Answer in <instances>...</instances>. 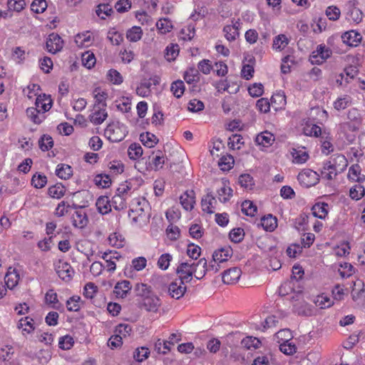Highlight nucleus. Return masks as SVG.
Returning a JSON list of instances; mask_svg holds the SVG:
<instances>
[{
	"instance_id": "obj_64",
	"label": "nucleus",
	"mask_w": 365,
	"mask_h": 365,
	"mask_svg": "<svg viewBox=\"0 0 365 365\" xmlns=\"http://www.w3.org/2000/svg\"><path fill=\"white\" fill-rule=\"evenodd\" d=\"M225 36L229 41H235L239 36V32L233 26H225L223 29Z\"/></svg>"
},
{
	"instance_id": "obj_35",
	"label": "nucleus",
	"mask_w": 365,
	"mask_h": 365,
	"mask_svg": "<svg viewBox=\"0 0 365 365\" xmlns=\"http://www.w3.org/2000/svg\"><path fill=\"white\" fill-rule=\"evenodd\" d=\"M360 166L358 164L353 165L349 168L348 177L354 181L362 182L365 180V176L360 177Z\"/></svg>"
},
{
	"instance_id": "obj_26",
	"label": "nucleus",
	"mask_w": 365,
	"mask_h": 365,
	"mask_svg": "<svg viewBox=\"0 0 365 365\" xmlns=\"http://www.w3.org/2000/svg\"><path fill=\"white\" fill-rule=\"evenodd\" d=\"M261 225L266 231L272 232L277 226V220L272 215H268L261 219Z\"/></svg>"
},
{
	"instance_id": "obj_58",
	"label": "nucleus",
	"mask_w": 365,
	"mask_h": 365,
	"mask_svg": "<svg viewBox=\"0 0 365 365\" xmlns=\"http://www.w3.org/2000/svg\"><path fill=\"white\" fill-rule=\"evenodd\" d=\"M242 135L238 134L232 135L228 138V145L232 149H240V145L244 143Z\"/></svg>"
},
{
	"instance_id": "obj_18",
	"label": "nucleus",
	"mask_w": 365,
	"mask_h": 365,
	"mask_svg": "<svg viewBox=\"0 0 365 365\" xmlns=\"http://www.w3.org/2000/svg\"><path fill=\"white\" fill-rule=\"evenodd\" d=\"M274 140V136L272 133L264 131L257 135L255 142L263 148H269L273 144Z\"/></svg>"
},
{
	"instance_id": "obj_55",
	"label": "nucleus",
	"mask_w": 365,
	"mask_h": 365,
	"mask_svg": "<svg viewBox=\"0 0 365 365\" xmlns=\"http://www.w3.org/2000/svg\"><path fill=\"white\" fill-rule=\"evenodd\" d=\"M244 230L240 227L234 228L230 232V239L235 243L240 242L244 239Z\"/></svg>"
},
{
	"instance_id": "obj_54",
	"label": "nucleus",
	"mask_w": 365,
	"mask_h": 365,
	"mask_svg": "<svg viewBox=\"0 0 365 365\" xmlns=\"http://www.w3.org/2000/svg\"><path fill=\"white\" fill-rule=\"evenodd\" d=\"M314 303L316 306L319 307L320 309H326L332 305L331 299L323 294L317 296L314 300Z\"/></svg>"
},
{
	"instance_id": "obj_42",
	"label": "nucleus",
	"mask_w": 365,
	"mask_h": 365,
	"mask_svg": "<svg viewBox=\"0 0 365 365\" xmlns=\"http://www.w3.org/2000/svg\"><path fill=\"white\" fill-rule=\"evenodd\" d=\"M165 162V158L160 150H158L156 154L152 159L153 168L155 170H158L163 168Z\"/></svg>"
},
{
	"instance_id": "obj_27",
	"label": "nucleus",
	"mask_w": 365,
	"mask_h": 365,
	"mask_svg": "<svg viewBox=\"0 0 365 365\" xmlns=\"http://www.w3.org/2000/svg\"><path fill=\"white\" fill-rule=\"evenodd\" d=\"M56 175L63 180H67L73 175L72 168L66 164H59L56 169Z\"/></svg>"
},
{
	"instance_id": "obj_45",
	"label": "nucleus",
	"mask_w": 365,
	"mask_h": 365,
	"mask_svg": "<svg viewBox=\"0 0 365 365\" xmlns=\"http://www.w3.org/2000/svg\"><path fill=\"white\" fill-rule=\"evenodd\" d=\"M47 182V178L45 175L36 173L31 179V185L36 188L43 187Z\"/></svg>"
},
{
	"instance_id": "obj_59",
	"label": "nucleus",
	"mask_w": 365,
	"mask_h": 365,
	"mask_svg": "<svg viewBox=\"0 0 365 365\" xmlns=\"http://www.w3.org/2000/svg\"><path fill=\"white\" fill-rule=\"evenodd\" d=\"M73 339L69 335L60 337L58 341L59 348L63 350H68L73 346Z\"/></svg>"
},
{
	"instance_id": "obj_30",
	"label": "nucleus",
	"mask_w": 365,
	"mask_h": 365,
	"mask_svg": "<svg viewBox=\"0 0 365 365\" xmlns=\"http://www.w3.org/2000/svg\"><path fill=\"white\" fill-rule=\"evenodd\" d=\"M66 192L65 187L61 183H57L54 185L50 186L48 189V194L53 198L60 199L62 197Z\"/></svg>"
},
{
	"instance_id": "obj_52",
	"label": "nucleus",
	"mask_w": 365,
	"mask_h": 365,
	"mask_svg": "<svg viewBox=\"0 0 365 365\" xmlns=\"http://www.w3.org/2000/svg\"><path fill=\"white\" fill-rule=\"evenodd\" d=\"M108 39L111 42L113 45H120L123 41V35L114 29H110L108 33Z\"/></svg>"
},
{
	"instance_id": "obj_16",
	"label": "nucleus",
	"mask_w": 365,
	"mask_h": 365,
	"mask_svg": "<svg viewBox=\"0 0 365 365\" xmlns=\"http://www.w3.org/2000/svg\"><path fill=\"white\" fill-rule=\"evenodd\" d=\"M108 117L106 107L95 106L94 112L90 115V120L94 125H101Z\"/></svg>"
},
{
	"instance_id": "obj_1",
	"label": "nucleus",
	"mask_w": 365,
	"mask_h": 365,
	"mask_svg": "<svg viewBox=\"0 0 365 365\" xmlns=\"http://www.w3.org/2000/svg\"><path fill=\"white\" fill-rule=\"evenodd\" d=\"M150 206L145 198H135L132 202V208L128 213L129 217L135 223L143 222L149 220Z\"/></svg>"
},
{
	"instance_id": "obj_49",
	"label": "nucleus",
	"mask_w": 365,
	"mask_h": 365,
	"mask_svg": "<svg viewBox=\"0 0 365 365\" xmlns=\"http://www.w3.org/2000/svg\"><path fill=\"white\" fill-rule=\"evenodd\" d=\"M238 182L239 184L245 189L251 190L255 185L253 178L249 174L240 175Z\"/></svg>"
},
{
	"instance_id": "obj_53",
	"label": "nucleus",
	"mask_w": 365,
	"mask_h": 365,
	"mask_svg": "<svg viewBox=\"0 0 365 365\" xmlns=\"http://www.w3.org/2000/svg\"><path fill=\"white\" fill-rule=\"evenodd\" d=\"M134 291L137 296L141 297L142 299H144L148 294L151 293V290L150 287L143 283H138L135 284L134 288Z\"/></svg>"
},
{
	"instance_id": "obj_60",
	"label": "nucleus",
	"mask_w": 365,
	"mask_h": 365,
	"mask_svg": "<svg viewBox=\"0 0 365 365\" xmlns=\"http://www.w3.org/2000/svg\"><path fill=\"white\" fill-rule=\"evenodd\" d=\"M108 79L115 85H120L123 83V76L115 69H110L108 72Z\"/></svg>"
},
{
	"instance_id": "obj_25",
	"label": "nucleus",
	"mask_w": 365,
	"mask_h": 365,
	"mask_svg": "<svg viewBox=\"0 0 365 365\" xmlns=\"http://www.w3.org/2000/svg\"><path fill=\"white\" fill-rule=\"evenodd\" d=\"M331 138L328 133L324 132L323 135L320 138L321 148L322 153L329 155L334 150V147L331 143Z\"/></svg>"
},
{
	"instance_id": "obj_23",
	"label": "nucleus",
	"mask_w": 365,
	"mask_h": 365,
	"mask_svg": "<svg viewBox=\"0 0 365 365\" xmlns=\"http://www.w3.org/2000/svg\"><path fill=\"white\" fill-rule=\"evenodd\" d=\"M328 204L325 202H318L313 205L312 208V214L314 217L319 219H324L328 214Z\"/></svg>"
},
{
	"instance_id": "obj_48",
	"label": "nucleus",
	"mask_w": 365,
	"mask_h": 365,
	"mask_svg": "<svg viewBox=\"0 0 365 365\" xmlns=\"http://www.w3.org/2000/svg\"><path fill=\"white\" fill-rule=\"evenodd\" d=\"M81 297L78 296H73L66 301V307L69 312H78L81 309L80 306Z\"/></svg>"
},
{
	"instance_id": "obj_14",
	"label": "nucleus",
	"mask_w": 365,
	"mask_h": 365,
	"mask_svg": "<svg viewBox=\"0 0 365 365\" xmlns=\"http://www.w3.org/2000/svg\"><path fill=\"white\" fill-rule=\"evenodd\" d=\"M241 276V270L238 267H232L225 270L222 274V281L225 284H234Z\"/></svg>"
},
{
	"instance_id": "obj_15",
	"label": "nucleus",
	"mask_w": 365,
	"mask_h": 365,
	"mask_svg": "<svg viewBox=\"0 0 365 365\" xmlns=\"http://www.w3.org/2000/svg\"><path fill=\"white\" fill-rule=\"evenodd\" d=\"M232 255V249L230 246H225L215 251L212 259L215 262L222 263L228 260Z\"/></svg>"
},
{
	"instance_id": "obj_2",
	"label": "nucleus",
	"mask_w": 365,
	"mask_h": 365,
	"mask_svg": "<svg viewBox=\"0 0 365 365\" xmlns=\"http://www.w3.org/2000/svg\"><path fill=\"white\" fill-rule=\"evenodd\" d=\"M199 265H202V268H205L207 265L206 259L202 258L197 262L192 260L180 262L176 269V273L179 277L178 279L185 283L190 282Z\"/></svg>"
},
{
	"instance_id": "obj_46",
	"label": "nucleus",
	"mask_w": 365,
	"mask_h": 365,
	"mask_svg": "<svg viewBox=\"0 0 365 365\" xmlns=\"http://www.w3.org/2000/svg\"><path fill=\"white\" fill-rule=\"evenodd\" d=\"M96 12L99 17L105 19L106 16H110L113 11L108 4H101L98 6Z\"/></svg>"
},
{
	"instance_id": "obj_50",
	"label": "nucleus",
	"mask_w": 365,
	"mask_h": 365,
	"mask_svg": "<svg viewBox=\"0 0 365 365\" xmlns=\"http://www.w3.org/2000/svg\"><path fill=\"white\" fill-rule=\"evenodd\" d=\"M165 58L168 61H173L179 53V46L178 44H170L165 49Z\"/></svg>"
},
{
	"instance_id": "obj_29",
	"label": "nucleus",
	"mask_w": 365,
	"mask_h": 365,
	"mask_svg": "<svg viewBox=\"0 0 365 365\" xmlns=\"http://www.w3.org/2000/svg\"><path fill=\"white\" fill-rule=\"evenodd\" d=\"M93 97L96 100L95 106L106 107V100L108 97V93L103 91L100 88H96L93 91Z\"/></svg>"
},
{
	"instance_id": "obj_5",
	"label": "nucleus",
	"mask_w": 365,
	"mask_h": 365,
	"mask_svg": "<svg viewBox=\"0 0 365 365\" xmlns=\"http://www.w3.org/2000/svg\"><path fill=\"white\" fill-rule=\"evenodd\" d=\"M63 41L61 36L56 33L50 34L46 42V48L47 51L53 54L61 51L63 47Z\"/></svg>"
},
{
	"instance_id": "obj_63",
	"label": "nucleus",
	"mask_w": 365,
	"mask_h": 365,
	"mask_svg": "<svg viewBox=\"0 0 365 365\" xmlns=\"http://www.w3.org/2000/svg\"><path fill=\"white\" fill-rule=\"evenodd\" d=\"M94 180L97 185L101 186L103 188L108 187L111 184V180L108 175H97Z\"/></svg>"
},
{
	"instance_id": "obj_57",
	"label": "nucleus",
	"mask_w": 365,
	"mask_h": 365,
	"mask_svg": "<svg viewBox=\"0 0 365 365\" xmlns=\"http://www.w3.org/2000/svg\"><path fill=\"white\" fill-rule=\"evenodd\" d=\"M172 259L173 257L171 255L168 253L163 254L158 261V267L162 270H166L169 267Z\"/></svg>"
},
{
	"instance_id": "obj_39",
	"label": "nucleus",
	"mask_w": 365,
	"mask_h": 365,
	"mask_svg": "<svg viewBox=\"0 0 365 365\" xmlns=\"http://www.w3.org/2000/svg\"><path fill=\"white\" fill-rule=\"evenodd\" d=\"M111 207H113L115 210H123L126 208V202L125 197L120 196L115 193L110 201Z\"/></svg>"
},
{
	"instance_id": "obj_32",
	"label": "nucleus",
	"mask_w": 365,
	"mask_h": 365,
	"mask_svg": "<svg viewBox=\"0 0 365 365\" xmlns=\"http://www.w3.org/2000/svg\"><path fill=\"white\" fill-rule=\"evenodd\" d=\"M292 155L293 162L297 164L304 163L309 158V154L303 149H293Z\"/></svg>"
},
{
	"instance_id": "obj_17",
	"label": "nucleus",
	"mask_w": 365,
	"mask_h": 365,
	"mask_svg": "<svg viewBox=\"0 0 365 365\" xmlns=\"http://www.w3.org/2000/svg\"><path fill=\"white\" fill-rule=\"evenodd\" d=\"M132 286L128 280H123L116 283L113 292L118 298H124L131 290Z\"/></svg>"
},
{
	"instance_id": "obj_8",
	"label": "nucleus",
	"mask_w": 365,
	"mask_h": 365,
	"mask_svg": "<svg viewBox=\"0 0 365 365\" xmlns=\"http://www.w3.org/2000/svg\"><path fill=\"white\" fill-rule=\"evenodd\" d=\"M185 284V282L179 279L172 282L168 286L169 295L175 299H179L182 297L187 290Z\"/></svg>"
},
{
	"instance_id": "obj_4",
	"label": "nucleus",
	"mask_w": 365,
	"mask_h": 365,
	"mask_svg": "<svg viewBox=\"0 0 365 365\" xmlns=\"http://www.w3.org/2000/svg\"><path fill=\"white\" fill-rule=\"evenodd\" d=\"M297 180L302 186L309 187L319 182V175L311 169H304L298 174Z\"/></svg>"
},
{
	"instance_id": "obj_41",
	"label": "nucleus",
	"mask_w": 365,
	"mask_h": 365,
	"mask_svg": "<svg viewBox=\"0 0 365 365\" xmlns=\"http://www.w3.org/2000/svg\"><path fill=\"white\" fill-rule=\"evenodd\" d=\"M38 145L42 151H47L53 146V138L48 135H43L38 140Z\"/></svg>"
},
{
	"instance_id": "obj_51",
	"label": "nucleus",
	"mask_w": 365,
	"mask_h": 365,
	"mask_svg": "<svg viewBox=\"0 0 365 365\" xmlns=\"http://www.w3.org/2000/svg\"><path fill=\"white\" fill-rule=\"evenodd\" d=\"M365 194V189L361 185H355L349 191V195L353 200H360Z\"/></svg>"
},
{
	"instance_id": "obj_47",
	"label": "nucleus",
	"mask_w": 365,
	"mask_h": 365,
	"mask_svg": "<svg viewBox=\"0 0 365 365\" xmlns=\"http://www.w3.org/2000/svg\"><path fill=\"white\" fill-rule=\"evenodd\" d=\"M150 354V351L148 348L142 346L137 348L133 352V358L138 362H142L146 359Z\"/></svg>"
},
{
	"instance_id": "obj_36",
	"label": "nucleus",
	"mask_w": 365,
	"mask_h": 365,
	"mask_svg": "<svg viewBox=\"0 0 365 365\" xmlns=\"http://www.w3.org/2000/svg\"><path fill=\"white\" fill-rule=\"evenodd\" d=\"M75 41L80 47H88L91 43V35L89 31L79 34L76 36Z\"/></svg>"
},
{
	"instance_id": "obj_3",
	"label": "nucleus",
	"mask_w": 365,
	"mask_h": 365,
	"mask_svg": "<svg viewBox=\"0 0 365 365\" xmlns=\"http://www.w3.org/2000/svg\"><path fill=\"white\" fill-rule=\"evenodd\" d=\"M347 165L348 161L342 154H334L329 160L324 162V170H334L339 173L344 172Z\"/></svg>"
},
{
	"instance_id": "obj_9",
	"label": "nucleus",
	"mask_w": 365,
	"mask_h": 365,
	"mask_svg": "<svg viewBox=\"0 0 365 365\" xmlns=\"http://www.w3.org/2000/svg\"><path fill=\"white\" fill-rule=\"evenodd\" d=\"M331 55V51L324 45H319L316 51H313L311 55L312 62L321 63Z\"/></svg>"
},
{
	"instance_id": "obj_13",
	"label": "nucleus",
	"mask_w": 365,
	"mask_h": 365,
	"mask_svg": "<svg viewBox=\"0 0 365 365\" xmlns=\"http://www.w3.org/2000/svg\"><path fill=\"white\" fill-rule=\"evenodd\" d=\"M195 192L193 190H187L180 195V202L185 210L190 211L193 209L195 204Z\"/></svg>"
},
{
	"instance_id": "obj_31",
	"label": "nucleus",
	"mask_w": 365,
	"mask_h": 365,
	"mask_svg": "<svg viewBox=\"0 0 365 365\" xmlns=\"http://www.w3.org/2000/svg\"><path fill=\"white\" fill-rule=\"evenodd\" d=\"M143 36V30L140 26H133L128 30L126 33V38L130 42L138 41Z\"/></svg>"
},
{
	"instance_id": "obj_19",
	"label": "nucleus",
	"mask_w": 365,
	"mask_h": 365,
	"mask_svg": "<svg viewBox=\"0 0 365 365\" xmlns=\"http://www.w3.org/2000/svg\"><path fill=\"white\" fill-rule=\"evenodd\" d=\"M227 180H222V186L217 190V197L221 202H227L232 196V189L228 186Z\"/></svg>"
},
{
	"instance_id": "obj_22",
	"label": "nucleus",
	"mask_w": 365,
	"mask_h": 365,
	"mask_svg": "<svg viewBox=\"0 0 365 365\" xmlns=\"http://www.w3.org/2000/svg\"><path fill=\"white\" fill-rule=\"evenodd\" d=\"M35 106L36 108L40 109L41 111L44 113L51 108V100L45 94L43 96L38 95L36 97Z\"/></svg>"
},
{
	"instance_id": "obj_34",
	"label": "nucleus",
	"mask_w": 365,
	"mask_h": 365,
	"mask_svg": "<svg viewBox=\"0 0 365 365\" xmlns=\"http://www.w3.org/2000/svg\"><path fill=\"white\" fill-rule=\"evenodd\" d=\"M289 43V39L284 34H279L274 37L272 48L276 51L283 50Z\"/></svg>"
},
{
	"instance_id": "obj_40",
	"label": "nucleus",
	"mask_w": 365,
	"mask_h": 365,
	"mask_svg": "<svg viewBox=\"0 0 365 365\" xmlns=\"http://www.w3.org/2000/svg\"><path fill=\"white\" fill-rule=\"evenodd\" d=\"M185 89L184 83L181 80L174 81L171 84L170 90L177 98H180L183 95Z\"/></svg>"
},
{
	"instance_id": "obj_12",
	"label": "nucleus",
	"mask_w": 365,
	"mask_h": 365,
	"mask_svg": "<svg viewBox=\"0 0 365 365\" xmlns=\"http://www.w3.org/2000/svg\"><path fill=\"white\" fill-rule=\"evenodd\" d=\"M361 35L354 30L344 32L341 35V40L343 43L352 47L357 46L361 42Z\"/></svg>"
},
{
	"instance_id": "obj_20",
	"label": "nucleus",
	"mask_w": 365,
	"mask_h": 365,
	"mask_svg": "<svg viewBox=\"0 0 365 365\" xmlns=\"http://www.w3.org/2000/svg\"><path fill=\"white\" fill-rule=\"evenodd\" d=\"M96 206L99 213L106 215L111 211V203L107 196H100L96 202Z\"/></svg>"
},
{
	"instance_id": "obj_61",
	"label": "nucleus",
	"mask_w": 365,
	"mask_h": 365,
	"mask_svg": "<svg viewBox=\"0 0 365 365\" xmlns=\"http://www.w3.org/2000/svg\"><path fill=\"white\" fill-rule=\"evenodd\" d=\"M82 63L87 68H91L96 64V57L93 53L86 52L82 55Z\"/></svg>"
},
{
	"instance_id": "obj_43",
	"label": "nucleus",
	"mask_w": 365,
	"mask_h": 365,
	"mask_svg": "<svg viewBox=\"0 0 365 365\" xmlns=\"http://www.w3.org/2000/svg\"><path fill=\"white\" fill-rule=\"evenodd\" d=\"M184 80L188 83L192 84L199 80L198 70L195 68H190L184 74Z\"/></svg>"
},
{
	"instance_id": "obj_56",
	"label": "nucleus",
	"mask_w": 365,
	"mask_h": 365,
	"mask_svg": "<svg viewBox=\"0 0 365 365\" xmlns=\"http://www.w3.org/2000/svg\"><path fill=\"white\" fill-rule=\"evenodd\" d=\"M46 0H34L31 4V9L36 14L43 13L47 8Z\"/></svg>"
},
{
	"instance_id": "obj_11",
	"label": "nucleus",
	"mask_w": 365,
	"mask_h": 365,
	"mask_svg": "<svg viewBox=\"0 0 365 365\" xmlns=\"http://www.w3.org/2000/svg\"><path fill=\"white\" fill-rule=\"evenodd\" d=\"M72 225L73 227L83 229L88 223V219L86 212L83 209L76 210L71 217Z\"/></svg>"
},
{
	"instance_id": "obj_7",
	"label": "nucleus",
	"mask_w": 365,
	"mask_h": 365,
	"mask_svg": "<svg viewBox=\"0 0 365 365\" xmlns=\"http://www.w3.org/2000/svg\"><path fill=\"white\" fill-rule=\"evenodd\" d=\"M160 306V299L157 295L150 293L144 299H142L140 307L148 312H157Z\"/></svg>"
},
{
	"instance_id": "obj_38",
	"label": "nucleus",
	"mask_w": 365,
	"mask_h": 365,
	"mask_svg": "<svg viewBox=\"0 0 365 365\" xmlns=\"http://www.w3.org/2000/svg\"><path fill=\"white\" fill-rule=\"evenodd\" d=\"M257 211V206L250 200H245L242 203V212L247 215L253 217Z\"/></svg>"
},
{
	"instance_id": "obj_37",
	"label": "nucleus",
	"mask_w": 365,
	"mask_h": 365,
	"mask_svg": "<svg viewBox=\"0 0 365 365\" xmlns=\"http://www.w3.org/2000/svg\"><path fill=\"white\" fill-rule=\"evenodd\" d=\"M45 301L47 304L51 306L52 308L59 309V305H56L58 304V299L57 294L54 292L53 289H49L45 294Z\"/></svg>"
},
{
	"instance_id": "obj_6",
	"label": "nucleus",
	"mask_w": 365,
	"mask_h": 365,
	"mask_svg": "<svg viewBox=\"0 0 365 365\" xmlns=\"http://www.w3.org/2000/svg\"><path fill=\"white\" fill-rule=\"evenodd\" d=\"M55 269L58 277L65 282H69L75 272L68 262L62 260L57 262Z\"/></svg>"
},
{
	"instance_id": "obj_62",
	"label": "nucleus",
	"mask_w": 365,
	"mask_h": 365,
	"mask_svg": "<svg viewBox=\"0 0 365 365\" xmlns=\"http://www.w3.org/2000/svg\"><path fill=\"white\" fill-rule=\"evenodd\" d=\"M248 92L252 97H259L263 94L264 86L260 83H255L248 88Z\"/></svg>"
},
{
	"instance_id": "obj_28",
	"label": "nucleus",
	"mask_w": 365,
	"mask_h": 365,
	"mask_svg": "<svg viewBox=\"0 0 365 365\" xmlns=\"http://www.w3.org/2000/svg\"><path fill=\"white\" fill-rule=\"evenodd\" d=\"M140 140L142 143L148 148L154 147L158 142L157 137L149 132L141 133L140 135Z\"/></svg>"
},
{
	"instance_id": "obj_44",
	"label": "nucleus",
	"mask_w": 365,
	"mask_h": 365,
	"mask_svg": "<svg viewBox=\"0 0 365 365\" xmlns=\"http://www.w3.org/2000/svg\"><path fill=\"white\" fill-rule=\"evenodd\" d=\"M128 154L130 159L136 160L143 155V148L139 144L133 143L128 147Z\"/></svg>"
},
{
	"instance_id": "obj_24",
	"label": "nucleus",
	"mask_w": 365,
	"mask_h": 365,
	"mask_svg": "<svg viewBox=\"0 0 365 365\" xmlns=\"http://www.w3.org/2000/svg\"><path fill=\"white\" fill-rule=\"evenodd\" d=\"M26 115L36 124H40L45 119L44 113L36 108H27Z\"/></svg>"
},
{
	"instance_id": "obj_21",
	"label": "nucleus",
	"mask_w": 365,
	"mask_h": 365,
	"mask_svg": "<svg viewBox=\"0 0 365 365\" xmlns=\"http://www.w3.org/2000/svg\"><path fill=\"white\" fill-rule=\"evenodd\" d=\"M216 203L215 197L211 193H207L202 199L201 202L202 209L204 212L209 214L214 212L215 204Z\"/></svg>"
},
{
	"instance_id": "obj_33",
	"label": "nucleus",
	"mask_w": 365,
	"mask_h": 365,
	"mask_svg": "<svg viewBox=\"0 0 365 365\" xmlns=\"http://www.w3.org/2000/svg\"><path fill=\"white\" fill-rule=\"evenodd\" d=\"M235 160L231 155H222L218 162V165L223 171L230 170L234 165Z\"/></svg>"
},
{
	"instance_id": "obj_10",
	"label": "nucleus",
	"mask_w": 365,
	"mask_h": 365,
	"mask_svg": "<svg viewBox=\"0 0 365 365\" xmlns=\"http://www.w3.org/2000/svg\"><path fill=\"white\" fill-rule=\"evenodd\" d=\"M106 137L112 142H120L125 138L121 133L120 128L114 123H110L105 129Z\"/></svg>"
}]
</instances>
